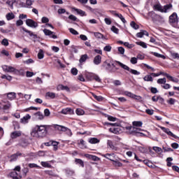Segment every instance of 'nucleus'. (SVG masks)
I'll return each mask as SVG.
<instances>
[{"instance_id":"obj_4","label":"nucleus","mask_w":179,"mask_h":179,"mask_svg":"<svg viewBox=\"0 0 179 179\" xmlns=\"http://www.w3.org/2000/svg\"><path fill=\"white\" fill-rule=\"evenodd\" d=\"M12 107V103L9 101H1L0 102V110H3V111H6V110H9Z\"/></svg>"},{"instance_id":"obj_17","label":"nucleus","mask_w":179,"mask_h":179,"mask_svg":"<svg viewBox=\"0 0 179 179\" xmlns=\"http://www.w3.org/2000/svg\"><path fill=\"white\" fill-rule=\"evenodd\" d=\"M112 12L115 16H116L117 17H119V19H120V20L122 22V23H127V20H125V18L124 17V16H122V14H118V13H115V11H112Z\"/></svg>"},{"instance_id":"obj_26","label":"nucleus","mask_w":179,"mask_h":179,"mask_svg":"<svg viewBox=\"0 0 179 179\" xmlns=\"http://www.w3.org/2000/svg\"><path fill=\"white\" fill-rule=\"evenodd\" d=\"M127 131V133L129 134V135H132V129H133V126H127L124 127V131Z\"/></svg>"},{"instance_id":"obj_33","label":"nucleus","mask_w":179,"mask_h":179,"mask_svg":"<svg viewBox=\"0 0 179 179\" xmlns=\"http://www.w3.org/2000/svg\"><path fill=\"white\" fill-rule=\"evenodd\" d=\"M18 176H19V174L17 173V172H16L15 171L10 173V176L13 179H19Z\"/></svg>"},{"instance_id":"obj_23","label":"nucleus","mask_w":179,"mask_h":179,"mask_svg":"<svg viewBox=\"0 0 179 179\" xmlns=\"http://www.w3.org/2000/svg\"><path fill=\"white\" fill-rule=\"evenodd\" d=\"M172 8L173 5L171 4L165 5L163 8V13H167V12H169V10H170V9H171Z\"/></svg>"},{"instance_id":"obj_28","label":"nucleus","mask_w":179,"mask_h":179,"mask_svg":"<svg viewBox=\"0 0 179 179\" xmlns=\"http://www.w3.org/2000/svg\"><path fill=\"white\" fill-rule=\"evenodd\" d=\"M54 128H55V129H57V131H65V130H66V127H65L64 126L58 125V124H55Z\"/></svg>"},{"instance_id":"obj_9","label":"nucleus","mask_w":179,"mask_h":179,"mask_svg":"<svg viewBox=\"0 0 179 179\" xmlns=\"http://www.w3.org/2000/svg\"><path fill=\"white\" fill-rule=\"evenodd\" d=\"M43 33L45 36H49L50 38H54V39L58 38L57 35H55V32L51 31L49 29H43Z\"/></svg>"},{"instance_id":"obj_25","label":"nucleus","mask_w":179,"mask_h":179,"mask_svg":"<svg viewBox=\"0 0 179 179\" xmlns=\"http://www.w3.org/2000/svg\"><path fill=\"white\" fill-rule=\"evenodd\" d=\"M22 30L25 33H28L31 37H34V38H37V35L33 34V32L31 31H29V30H27V29H26L24 28H23Z\"/></svg>"},{"instance_id":"obj_43","label":"nucleus","mask_w":179,"mask_h":179,"mask_svg":"<svg viewBox=\"0 0 179 179\" xmlns=\"http://www.w3.org/2000/svg\"><path fill=\"white\" fill-rule=\"evenodd\" d=\"M103 157H106V159H108V160H110L111 162H113V156H114V154H106V155H102Z\"/></svg>"},{"instance_id":"obj_49","label":"nucleus","mask_w":179,"mask_h":179,"mask_svg":"<svg viewBox=\"0 0 179 179\" xmlns=\"http://www.w3.org/2000/svg\"><path fill=\"white\" fill-rule=\"evenodd\" d=\"M38 59H43V58H44V52L43 50H39V52L38 53Z\"/></svg>"},{"instance_id":"obj_45","label":"nucleus","mask_w":179,"mask_h":179,"mask_svg":"<svg viewBox=\"0 0 179 179\" xmlns=\"http://www.w3.org/2000/svg\"><path fill=\"white\" fill-rule=\"evenodd\" d=\"M112 162H113V164L115 166V167H122V163L114 160H112Z\"/></svg>"},{"instance_id":"obj_34","label":"nucleus","mask_w":179,"mask_h":179,"mask_svg":"<svg viewBox=\"0 0 179 179\" xmlns=\"http://www.w3.org/2000/svg\"><path fill=\"white\" fill-rule=\"evenodd\" d=\"M143 80L145 82H153V78L150 75H147L143 78Z\"/></svg>"},{"instance_id":"obj_24","label":"nucleus","mask_w":179,"mask_h":179,"mask_svg":"<svg viewBox=\"0 0 179 179\" xmlns=\"http://www.w3.org/2000/svg\"><path fill=\"white\" fill-rule=\"evenodd\" d=\"M141 131H142V129L141 128H138L135 126H133L131 135H135V134H140Z\"/></svg>"},{"instance_id":"obj_19","label":"nucleus","mask_w":179,"mask_h":179,"mask_svg":"<svg viewBox=\"0 0 179 179\" xmlns=\"http://www.w3.org/2000/svg\"><path fill=\"white\" fill-rule=\"evenodd\" d=\"M94 64L95 65H100L101 64V56L97 55L94 58Z\"/></svg>"},{"instance_id":"obj_57","label":"nucleus","mask_w":179,"mask_h":179,"mask_svg":"<svg viewBox=\"0 0 179 179\" xmlns=\"http://www.w3.org/2000/svg\"><path fill=\"white\" fill-rule=\"evenodd\" d=\"M131 64L135 65V64H138V58L136 57H131L130 59Z\"/></svg>"},{"instance_id":"obj_3","label":"nucleus","mask_w":179,"mask_h":179,"mask_svg":"<svg viewBox=\"0 0 179 179\" xmlns=\"http://www.w3.org/2000/svg\"><path fill=\"white\" fill-rule=\"evenodd\" d=\"M87 79H88V80H96L98 83H101V78L96 73H89L87 75Z\"/></svg>"},{"instance_id":"obj_53","label":"nucleus","mask_w":179,"mask_h":179,"mask_svg":"<svg viewBox=\"0 0 179 179\" xmlns=\"http://www.w3.org/2000/svg\"><path fill=\"white\" fill-rule=\"evenodd\" d=\"M70 33H71V34H73L74 36H78V34H79V32H78V31L75 30L73 28H70L69 29Z\"/></svg>"},{"instance_id":"obj_51","label":"nucleus","mask_w":179,"mask_h":179,"mask_svg":"<svg viewBox=\"0 0 179 179\" xmlns=\"http://www.w3.org/2000/svg\"><path fill=\"white\" fill-rule=\"evenodd\" d=\"M168 79L171 80L172 82H174L175 83H178V79L173 78V76H170V74L168 75V77H166Z\"/></svg>"},{"instance_id":"obj_32","label":"nucleus","mask_w":179,"mask_h":179,"mask_svg":"<svg viewBox=\"0 0 179 179\" xmlns=\"http://www.w3.org/2000/svg\"><path fill=\"white\" fill-rule=\"evenodd\" d=\"M74 10L80 16H86V12L80 10V9H78V8H74Z\"/></svg>"},{"instance_id":"obj_1","label":"nucleus","mask_w":179,"mask_h":179,"mask_svg":"<svg viewBox=\"0 0 179 179\" xmlns=\"http://www.w3.org/2000/svg\"><path fill=\"white\" fill-rule=\"evenodd\" d=\"M50 125L47 124H36L34 127L32 128L31 131V136L33 138H44L47 135V132Z\"/></svg>"},{"instance_id":"obj_15","label":"nucleus","mask_w":179,"mask_h":179,"mask_svg":"<svg viewBox=\"0 0 179 179\" xmlns=\"http://www.w3.org/2000/svg\"><path fill=\"white\" fill-rule=\"evenodd\" d=\"M36 120H44V115L41 112H37L34 115Z\"/></svg>"},{"instance_id":"obj_42","label":"nucleus","mask_w":179,"mask_h":179,"mask_svg":"<svg viewBox=\"0 0 179 179\" xmlns=\"http://www.w3.org/2000/svg\"><path fill=\"white\" fill-rule=\"evenodd\" d=\"M87 58H89V57L87 56V55H83L81 56V57L80 58V64H82V62H85L86 59H87Z\"/></svg>"},{"instance_id":"obj_41","label":"nucleus","mask_w":179,"mask_h":179,"mask_svg":"<svg viewBox=\"0 0 179 179\" xmlns=\"http://www.w3.org/2000/svg\"><path fill=\"white\" fill-rule=\"evenodd\" d=\"M87 157H89V159H91L94 162H97V161L100 160V158H99L98 157H96L95 155H88V156H87Z\"/></svg>"},{"instance_id":"obj_8","label":"nucleus","mask_w":179,"mask_h":179,"mask_svg":"<svg viewBox=\"0 0 179 179\" xmlns=\"http://www.w3.org/2000/svg\"><path fill=\"white\" fill-rule=\"evenodd\" d=\"M20 136H22L21 131H14L10 134V138L11 140L17 139V138H20Z\"/></svg>"},{"instance_id":"obj_47","label":"nucleus","mask_w":179,"mask_h":179,"mask_svg":"<svg viewBox=\"0 0 179 179\" xmlns=\"http://www.w3.org/2000/svg\"><path fill=\"white\" fill-rule=\"evenodd\" d=\"M171 55L173 59H179V54L178 52H171Z\"/></svg>"},{"instance_id":"obj_5","label":"nucleus","mask_w":179,"mask_h":179,"mask_svg":"<svg viewBox=\"0 0 179 179\" xmlns=\"http://www.w3.org/2000/svg\"><path fill=\"white\" fill-rule=\"evenodd\" d=\"M124 127L120 126L113 127L109 129L110 132L112 134H122L124 132Z\"/></svg>"},{"instance_id":"obj_58","label":"nucleus","mask_w":179,"mask_h":179,"mask_svg":"<svg viewBox=\"0 0 179 179\" xmlns=\"http://www.w3.org/2000/svg\"><path fill=\"white\" fill-rule=\"evenodd\" d=\"M129 72H130V73H132V75H141V73L139 71L134 69H130Z\"/></svg>"},{"instance_id":"obj_16","label":"nucleus","mask_w":179,"mask_h":179,"mask_svg":"<svg viewBox=\"0 0 179 179\" xmlns=\"http://www.w3.org/2000/svg\"><path fill=\"white\" fill-rule=\"evenodd\" d=\"M57 90H66V92H71V90L69 88L68 86H64L63 85H59L57 87Z\"/></svg>"},{"instance_id":"obj_64","label":"nucleus","mask_w":179,"mask_h":179,"mask_svg":"<svg viewBox=\"0 0 179 179\" xmlns=\"http://www.w3.org/2000/svg\"><path fill=\"white\" fill-rule=\"evenodd\" d=\"M71 72L72 75H74L76 76V75H78V69L73 68V69H71Z\"/></svg>"},{"instance_id":"obj_50","label":"nucleus","mask_w":179,"mask_h":179,"mask_svg":"<svg viewBox=\"0 0 179 179\" xmlns=\"http://www.w3.org/2000/svg\"><path fill=\"white\" fill-rule=\"evenodd\" d=\"M131 27L134 29L135 30H138V29H139V25L136 24V23H135V22L132 21L130 23Z\"/></svg>"},{"instance_id":"obj_21","label":"nucleus","mask_w":179,"mask_h":179,"mask_svg":"<svg viewBox=\"0 0 179 179\" xmlns=\"http://www.w3.org/2000/svg\"><path fill=\"white\" fill-rule=\"evenodd\" d=\"M116 64H118L122 68V69H124L125 71H128L129 72L130 69L129 67L124 64H122L121 62L116 61Z\"/></svg>"},{"instance_id":"obj_31","label":"nucleus","mask_w":179,"mask_h":179,"mask_svg":"<svg viewBox=\"0 0 179 179\" xmlns=\"http://www.w3.org/2000/svg\"><path fill=\"white\" fill-rule=\"evenodd\" d=\"M163 8L164 7L162 6L160 4H157L154 6V9L155 10H158L159 12H162L163 13Z\"/></svg>"},{"instance_id":"obj_6","label":"nucleus","mask_w":179,"mask_h":179,"mask_svg":"<svg viewBox=\"0 0 179 179\" xmlns=\"http://www.w3.org/2000/svg\"><path fill=\"white\" fill-rule=\"evenodd\" d=\"M25 23L28 27H31L32 29H36L38 27V24L31 19H27L25 21Z\"/></svg>"},{"instance_id":"obj_20","label":"nucleus","mask_w":179,"mask_h":179,"mask_svg":"<svg viewBox=\"0 0 179 179\" xmlns=\"http://www.w3.org/2000/svg\"><path fill=\"white\" fill-rule=\"evenodd\" d=\"M93 34L96 38H102L103 40H107V38H106L100 32H94Z\"/></svg>"},{"instance_id":"obj_56","label":"nucleus","mask_w":179,"mask_h":179,"mask_svg":"<svg viewBox=\"0 0 179 179\" xmlns=\"http://www.w3.org/2000/svg\"><path fill=\"white\" fill-rule=\"evenodd\" d=\"M110 30L115 33V34H118V31H120V29L118 28L115 27V26H113L110 29Z\"/></svg>"},{"instance_id":"obj_11","label":"nucleus","mask_w":179,"mask_h":179,"mask_svg":"<svg viewBox=\"0 0 179 179\" xmlns=\"http://www.w3.org/2000/svg\"><path fill=\"white\" fill-rule=\"evenodd\" d=\"M30 118H31V116H30V115H26L25 116L20 119L21 124H28L29 120H30Z\"/></svg>"},{"instance_id":"obj_46","label":"nucleus","mask_w":179,"mask_h":179,"mask_svg":"<svg viewBox=\"0 0 179 179\" xmlns=\"http://www.w3.org/2000/svg\"><path fill=\"white\" fill-rule=\"evenodd\" d=\"M136 44H137V45H140L143 48H148V45H146V43H145V42H136Z\"/></svg>"},{"instance_id":"obj_44","label":"nucleus","mask_w":179,"mask_h":179,"mask_svg":"<svg viewBox=\"0 0 179 179\" xmlns=\"http://www.w3.org/2000/svg\"><path fill=\"white\" fill-rule=\"evenodd\" d=\"M104 66H106V69L108 71H110V72H113V70H111V64L107 62V61L104 62Z\"/></svg>"},{"instance_id":"obj_18","label":"nucleus","mask_w":179,"mask_h":179,"mask_svg":"<svg viewBox=\"0 0 179 179\" xmlns=\"http://www.w3.org/2000/svg\"><path fill=\"white\" fill-rule=\"evenodd\" d=\"M57 97V94L54 92H48L45 94L46 99H55Z\"/></svg>"},{"instance_id":"obj_7","label":"nucleus","mask_w":179,"mask_h":179,"mask_svg":"<svg viewBox=\"0 0 179 179\" xmlns=\"http://www.w3.org/2000/svg\"><path fill=\"white\" fill-rule=\"evenodd\" d=\"M160 129L163 131V132H165V134H167L169 136H172L173 138H175V139H177L178 137L176 136L171 131H170V129L166 128L164 127H159Z\"/></svg>"},{"instance_id":"obj_27","label":"nucleus","mask_w":179,"mask_h":179,"mask_svg":"<svg viewBox=\"0 0 179 179\" xmlns=\"http://www.w3.org/2000/svg\"><path fill=\"white\" fill-rule=\"evenodd\" d=\"M151 54L152 55H155V57H157V58H162V59H166V56L159 54L156 52H151Z\"/></svg>"},{"instance_id":"obj_40","label":"nucleus","mask_w":179,"mask_h":179,"mask_svg":"<svg viewBox=\"0 0 179 179\" xmlns=\"http://www.w3.org/2000/svg\"><path fill=\"white\" fill-rule=\"evenodd\" d=\"M166 78H159L157 81V83H158L159 85H166Z\"/></svg>"},{"instance_id":"obj_10","label":"nucleus","mask_w":179,"mask_h":179,"mask_svg":"<svg viewBox=\"0 0 179 179\" xmlns=\"http://www.w3.org/2000/svg\"><path fill=\"white\" fill-rule=\"evenodd\" d=\"M169 22L171 24L173 23H178V17L177 16V13H173L170 17H169Z\"/></svg>"},{"instance_id":"obj_14","label":"nucleus","mask_w":179,"mask_h":179,"mask_svg":"<svg viewBox=\"0 0 179 179\" xmlns=\"http://www.w3.org/2000/svg\"><path fill=\"white\" fill-rule=\"evenodd\" d=\"M7 96L8 100H15L16 99V93L15 92H10L5 94Z\"/></svg>"},{"instance_id":"obj_22","label":"nucleus","mask_w":179,"mask_h":179,"mask_svg":"<svg viewBox=\"0 0 179 179\" xmlns=\"http://www.w3.org/2000/svg\"><path fill=\"white\" fill-rule=\"evenodd\" d=\"M107 145L110 149H112V150H118V148L115 147L114 144H113V142L111 141H108Z\"/></svg>"},{"instance_id":"obj_48","label":"nucleus","mask_w":179,"mask_h":179,"mask_svg":"<svg viewBox=\"0 0 179 179\" xmlns=\"http://www.w3.org/2000/svg\"><path fill=\"white\" fill-rule=\"evenodd\" d=\"M78 145L81 149H85V148H86V144L85 143V141H83V139H80Z\"/></svg>"},{"instance_id":"obj_63","label":"nucleus","mask_w":179,"mask_h":179,"mask_svg":"<svg viewBox=\"0 0 179 179\" xmlns=\"http://www.w3.org/2000/svg\"><path fill=\"white\" fill-rule=\"evenodd\" d=\"M50 114H51V112H50V110H48V109L44 110V116L45 117H50Z\"/></svg>"},{"instance_id":"obj_62","label":"nucleus","mask_w":179,"mask_h":179,"mask_svg":"<svg viewBox=\"0 0 179 179\" xmlns=\"http://www.w3.org/2000/svg\"><path fill=\"white\" fill-rule=\"evenodd\" d=\"M28 166L30 169H34V168L40 169V166L36 164H29Z\"/></svg>"},{"instance_id":"obj_29","label":"nucleus","mask_w":179,"mask_h":179,"mask_svg":"<svg viewBox=\"0 0 179 179\" xmlns=\"http://www.w3.org/2000/svg\"><path fill=\"white\" fill-rule=\"evenodd\" d=\"M6 17L7 20H12L15 19V14H13V13H8L6 14Z\"/></svg>"},{"instance_id":"obj_12","label":"nucleus","mask_w":179,"mask_h":179,"mask_svg":"<svg viewBox=\"0 0 179 179\" xmlns=\"http://www.w3.org/2000/svg\"><path fill=\"white\" fill-rule=\"evenodd\" d=\"M143 36H149V33L145 30H141L140 32L136 34V37L138 38H142Z\"/></svg>"},{"instance_id":"obj_59","label":"nucleus","mask_w":179,"mask_h":179,"mask_svg":"<svg viewBox=\"0 0 179 179\" xmlns=\"http://www.w3.org/2000/svg\"><path fill=\"white\" fill-rule=\"evenodd\" d=\"M153 150L157 153H162V148L160 147H153Z\"/></svg>"},{"instance_id":"obj_35","label":"nucleus","mask_w":179,"mask_h":179,"mask_svg":"<svg viewBox=\"0 0 179 179\" xmlns=\"http://www.w3.org/2000/svg\"><path fill=\"white\" fill-rule=\"evenodd\" d=\"M41 164L43 167H48V169H51L52 166L48 162H41Z\"/></svg>"},{"instance_id":"obj_2","label":"nucleus","mask_w":179,"mask_h":179,"mask_svg":"<svg viewBox=\"0 0 179 179\" xmlns=\"http://www.w3.org/2000/svg\"><path fill=\"white\" fill-rule=\"evenodd\" d=\"M3 72H8L9 73H14V75H19L20 71L12 66L3 65L2 66Z\"/></svg>"},{"instance_id":"obj_61","label":"nucleus","mask_w":179,"mask_h":179,"mask_svg":"<svg viewBox=\"0 0 179 179\" xmlns=\"http://www.w3.org/2000/svg\"><path fill=\"white\" fill-rule=\"evenodd\" d=\"M111 45H108L104 47L103 48V51H106V52H110V51H111Z\"/></svg>"},{"instance_id":"obj_37","label":"nucleus","mask_w":179,"mask_h":179,"mask_svg":"<svg viewBox=\"0 0 179 179\" xmlns=\"http://www.w3.org/2000/svg\"><path fill=\"white\" fill-rule=\"evenodd\" d=\"M75 162L76 163V164H80V166H81V167H85V163L83 162V161L82 159H76Z\"/></svg>"},{"instance_id":"obj_52","label":"nucleus","mask_w":179,"mask_h":179,"mask_svg":"<svg viewBox=\"0 0 179 179\" xmlns=\"http://www.w3.org/2000/svg\"><path fill=\"white\" fill-rule=\"evenodd\" d=\"M166 103H168V104H170L171 106H173V104H175L176 103V99L170 98L169 100L166 101Z\"/></svg>"},{"instance_id":"obj_13","label":"nucleus","mask_w":179,"mask_h":179,"mask_svg":"<svg viewBox=\"0 0 179 179\" xmlns=\"http://www.w3.org/2000/svg\"><path fill=\"white\" fill-rule=\"evenodd\" d=\"M22 153L21 152H17L15 154L12 155L10 157V162H16V160H17V157H19V156H21Z\"/></svg>"},{"instance_id":"obj_60","label":"nucleus","mask_w":179,"mask_h":179,"mask_svg":"<svg viewBox=\"0 0 179 179\" xmlns=\"http://www.w3.org/2000/svg\"><path fill=\"white\" fill-rule=\"evenodd\" d=\"M125 96H127L128 97H131V99H133L134 94L129 92L128 91L124 92Z\"/></svg>"},{"instance_id":"obj_38","label":"nucleus","mask_w":179,"mask_h":179,"mask_svg":"<svg viewBox=\"0 0 179 179\" xmlns=\"http://www.w3.org/2000/svg\"><path fill=\"white\" fill-rule=\"evenodd\" d=\"M77 115H85V110L81 108H77L76 110Z\"/></svg>"},{"instance_id":"obj_54","label":"nucleus","mask_w":179,"mask_h":179,"mask_svg":"<svg viewBox=\"0 0 179 179\" xmlns=\"http://www.w3.org/2000/svg\"><path fill=\"white\" fill-rule=\"evenodd\" d=\"M93 97H94V99H96V100H97L98 101H103V98L101 96H97L94 94H93Z\"/></svg>"},{"instance_id":"obj_30","label":"nucleus","mask_w":179,"mask_h":179,"mask_svg":"<svg viewBox=\"0 0 179 179\" xmlns=\"http://www.w3.org/2000/svg\"><path fill=\"white\" fill-rule=\"evenodd\" d=\"M89 142L90 143L94 145L96 143H99L100 142V140H99L97 138H90Z\"/></svg>"},{"instance_id":"obj_39","label":"nucleus","mask_w":179,"mask_h":179,"mask_svg":"<svg viewBox=\"0 0 179 179\" xmlns=\"http://www.w3.org/2000/svg\"><path fill=\"white\" fill-rule=\"evenodd\" d=\"M62 114H68V113H73V110L71 109L70 108H66L65 109H63L62 110Z\"/></svg>"},{"instance_id":"obj_36","label":"nucleus","mask_w":179,"mask_h":179,"mask_svg":"<svg viewBox=\"0 0 179 179\" xmlns=\"http://www.w3.org/2000/svg\"><path fill=\"white\" fill-rule=\"evenodd\" d=\"M143 123H142V122L141 121H134L132 122L133 127H142Z\"/></svg>"},{"instance_id":"obj_55","label":"nucleus","mask_w":179,"mask_h":179,"mask_svg":"<svg viewBox=\"0 0 179 179\" xmlns=\"http://www.w3.org/2000/svg\"><path fill=\"white\" fill-rule=\"evenodd\" d=\"M1 44L2 45H5L6 47H8V45H9V41H8V39L4 38L1 41Z\"/></svg>"}]
</instances>
